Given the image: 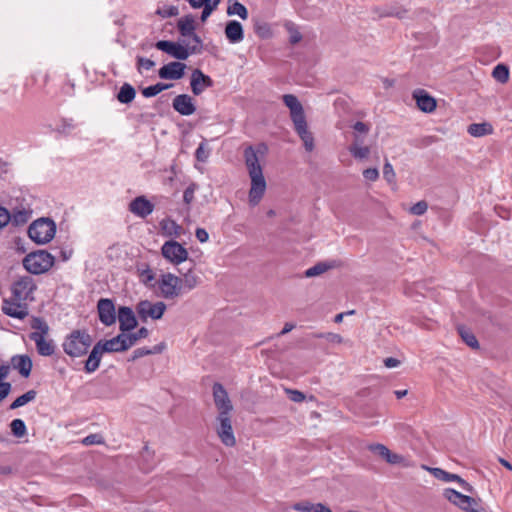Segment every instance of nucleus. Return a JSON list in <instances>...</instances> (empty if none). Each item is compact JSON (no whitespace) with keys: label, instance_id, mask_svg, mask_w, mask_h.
<instances>
[{"label":"nucleus","instance_id":"1","mask_svg":"<svg viewBox=\"0 0 512 512\" xmlns=\"http://www.w3.org/2000/svg\"><path fill=\"white\" fill-rule=\"evenodd\" d=\"M245 165L251 179L249 190V204L256 206L259 204L266 191V180L263 175L262 167L259 163L257 152L252 146L244 150Z\"/></svg>","mask_w":512,"mask_h":512},{"label":"nucleus","instance_id":"2","mask_svg":"<svg viewBox=\"0 0 512 512\" xmlns=\"http://www.w3.org/2000/svg\"><path fill=\"white\" fill-rule=\"evenodd\" d=\"M54 256L46 250H38L27 254L23 259L24 268L35 275L43 274L54 265Z\"/></svg>","mask_w":512,"mask_h":512},{"label":"nucleus","instance_id":"3","mask_svg":"<svg viewBox=\"0 0 512 512\" xmlns=\"http://www.w3.org/2000/svg\"><path fill=\"white\" fill-rule=\"evenodd\" d=\"M56 233V224L49 218H39L30 224L28 235L36 244L43 245L50 242Z\"/></svg>","mask_w":512,"mask_h":512},{"label":"nucleus","instance_id":"4","mask_svg":"<svg viewBox=\"0 0 512 512\" xmlns=\"http://www.w3.org/2000/svg\"><path fill=\"white\" fill-rule=\"evenodd\" d=\"M91 343V336L87 332L75 330L64 341L63 349L71 357H80L86 354Z\"/></svg>","mask_w":512,"mask_h":512},{"label":"nucleus","instance_id":"5","mask_svg":"<svg viewBox=\"0 0 512 512\" xmlns=\"http://www.w3.org/2000/svg\"><path fill=\"white\" fill-rule=\"evenodd\" d=\"M149 330L146 327H141L135 333L121 332L117 336L106 340L112 352H124L134 346L140 339L147 338Z\"/></svg>","mask_w":512,"mask_h":512},{"label":"nucleus","instance_id":"6","mask_svg":"<svg viewBox=\"0 0 512 512\" xmlns=\"http://www.w3.org/2000/svg\"><path fill=\"white\" fill-rule=\"evenodd\" d=\"M216 433L221 442L227 447H233L236 444L234 436L231 414L218 413L216 417Z\"/></svg>","mask_w":512,"mask_h":512},{"label":"nucleus","instance_id":"7","mask_svg":"<svg viewBox=\"0 0 512 512\" xmlns=\"http://www.w3.org/2000/svg\"><path fill=\"white\" fill-rule=\"evenodd\" d=\"M158 287L165 299H175L182 294V280L172 273L163 274L158 281Z\"/></svg>","mask_w":512,"mask_h":512},{"label":"nucleus","instance_id":"8","mask_svg":"<svg viewBox=\"0 0 512 512\" xmlns=\"http://www.w3.org/2000/svg\"><path fill=\"white\" fill-rule=\"evenodd\" d=\"M182 42L183 43H175L162 40L156 43V47L178 60H185L196 50V48L187 43L186 40H182Z\"/></svg>","mask_w":512,"mask_h":512},{"label":"nucleus","instance_id":"9","mask_svg":"<svg viewBox=\"0 0 512 512\" xmlns=\"http://www.w3.org/2000/svg\"><path fill=\"white\" fill-rule=\"evenodd\" d=\"M165 310L166 304L161 301L152 303L148 300H142L136 305V312L142 322H146L148 318L161 319Z\"/></svg>","mask_w":512,"mask_h":512},{"label":"nucleus","instance_id":"10","mask_svg":"<svg viewBox=\"0 0 512 512\" xmlns=\"http://www.w3.org/2000/svg\"><path fill=\"white\" fill-rule=\"evenodd\" d=\"M162 256L170 263L178 265L188 259V251L175 240L166 241L161 248Z\"/></svg>","mask_w":512,"mask_h":512},{"label":"nucleus","instance_id":"11","mask_svg":"<svg viewBox=\"0 0 512 512\" xmlns=\"http://www.w3.org/2000/svg\"><path fill=\"white\" fill-rule=\"evenodd\" d=\"M36 289V285L30 276H24L16 280L11 287L12 297L15 300L27 301L32 299L31 295Z\"/></svg>","mask_w":512,"mask_h":512},{"label":"nucleus","instance_id":"12","mask_svg":"<svg viewBox=\"0 0 512 512\" xmlns=\"http://www.w3.org/2000/svg\"><path fill=\"white\" fill-rule=\"evenodd\" d=\"M1 310L5 315L19 320H23L29 315L27 303L23 300H15L14 297L3 299Z\"/></svg>","mask_w":512,"mask_h":512},{"label":"nucleus","instance_id":"13","mask_svg":"<svg viewBox=\"0 0 512 512\" xmlns=\"http://www.w3.org/2000/svg\"><path fill=\"white\" fill-rule=\"evenodd\" d=\"M181 36L187 43L197 48L200 43L198 36L195 34V20L192 15H186L179 19L177 24Z\"/></svg>","mask_w":512,"mask_h":512},{"label":"nucleus","instance_id":"14","mask_svg":"<svg viewBox=\"0 0 512 512\" xmlns=\"http://www.w3.org/2000/svg\"><path fill=\"white\" fill-rule=\"evenodd\" d=\"M103 353H112L111 348H109L106 340H101L94 345L88 359L85 362L86 372L92 373L99 368Z\"/></svg>","mask_w":512,"mask_h":512},{"label":"nucleus","instance_id":"15","mask_svg":"<svg viewBox=\"0 0 512 512\" xmlns=\"http://www.w3.org/2000/svg\"><path fill=\"white\" fill-rule=\"evenodd\" d=\"M97 311L100 322L105 326H111L116 322V309L114 302L109 298H101L97 303Z\"/></svg>","mask_w":512,"mask_h":512},{"label":"nucleus","instance_id":"16","mask_svg":"<svg viewBox=\"0 0 512 512\" xmlns=\"http://www.w3.org/2000/svg\"><path fill=\"white\" fill-rule=\"evenodd\" d=\"M213 399L218 413L231 414L233 411L232 402L228 396V393L221 383H214L213 385Z\"/></svg>","mask_w":512,"mask_h":512},{"label":"nucleus","instance_id":"17","mask_svg":"<svg viewBox=\"0 0 512 512\" xmlns=\"http://www.w3.org/2000/svg\"><path fill=\"white\" fill-rule=\"evenodd\" d=\"M117 319L119 321V329L121 332H130L138 325L134 311L128 306H120L118 308L116 320Z\"/></svg>","mask_w":512,"mask_h":512},{"label":"nucleus","instance_id":"18","mask_svg":"<svg viewBox=\"0 0 512 512\" xmlns=\"http://www.w3.org/2000/svg\"><path fill=\"white\" fill-rule=\"evenodd\" d=\"M412 98L415 100L417 108L422 112L431 113L437 107L436 99L424 89H415L412 92Z\"/></svg>","mask_w":512,"mask_h":512},{"label":"nucleus","instance_id":"19","mask_svg":"<svg viewBox=\"0 0 512 512\" xmlns=\"http://www.w3.org/2000/svg\"><path fill=\"white\" fill-rule=\"evenodd\" d=\"M175 111L183 116H190L196 111L193 99L188 94L177 95L172 102Z\"/></svg>","mask_w":512,"mask_h":512},{"label":"nucleus","instance_id":"20","mask_svg":"<svg viewBox=\"0 0 512 512\" xmlns=\"http://www.w3.org/2000/svg\"><path fill=\"white\" fill-rule=\"evenodd\" d=\"M191 89L194 95H200L206 88L213 85L212 79L203 74L201 70L195 69L191 75Z\"/></svg>","mask_w":512,"mask_h":512},{"label":"nucleus","instance_id":"21","mask_svg":"<svg viewBox=\"0 0 512 512\" xmlns=\"http://www.w3.org/2000/svg\"><path fill=\"white\" fill-rule=\"evenodd\" d=\"M129 210L133 214L145 218L153 212L154 205L144 196H138L130 202Z\"/></svg>","mask_w":512,"mask_h":512},{"label":"nucleus","instance_id":"22","mask_svg":"<svg viewBox=\"0 0 512 512\" xmlns=\"http://www.w3.org/2000/svg\"><path fill=\"white\" fill-rule=\"evenodd\" d=\"M191 8L201 9V21L205 22L210 15L217 9L221 0H186Z\"/></svg>","mask_w":512,"mask_h":512},{"label":"nucleus","instance_id":"23","mask_svg":"<svg viewBox=\"0 0 512 512\" xmlns=\"http://www.w3.org/2000/svg\"><path fill=\"white\" fill-rule=\"evenodd\" d=\"M282 98L284 104L290 109V115L293 123L306 118L303 107L296 96L292 94H285Z\"/></svg>","mask_w":512,"mask_h":512},{"label":"nucleus","instance_id":"24","mask_svg":"<svg viewBox=\"0 0 512 512\" xmlns=\"http://www.w3.org/2000/svg\"><path fill=\"white\" fill-rule=\"evenodd\" d=\"M443 495L449 502H451L452 504L456 505L457 507L464 511L466 508L469 507L471 503H474L473 497L463 495L460 492L451 488L445 489Z\"/></svg>","mask_w":512,"mask_h":512},{"label":"nucleus","instance_id":"25","mask_svg":"<svg viewBox=\"0 0 512 512\" xmlns=\"http://www.w3.org/2000/svg\"><path fill=\"white\" fill-rule=\"evenodd\" d=\"M293 124L296 133L303 141L306 151L311 152L314 149V137L312 133L308 130L306 118L300 121L298 120V122H295Z\"/></svg>","mask_w":512,"mask_h":512},{"label":"nucleus","instance_id":"26","mask_svg":"<svg viewBox=\"0 0 512 512\" xmlns=\"http://www.w3.org/2000/svg\"><path fill=\"white\" fill-rule=\"evenodd\" d=\"M431 472L439 480H442L444 482L455 481V482H458L459 485L462 487V489H464L465 491L470 492V493L473 491L472 485H470L467 481L462 479L457 474L449 473L441 468H433V469H431Z\"/></svg>","mask_w":512,"mask_h":512},{"label":"nucleus","instance_id":"27","mask_svg":"<svg viewBox=\"0 0 512 512\" xmlns=\"http://www.w3.org/2000/svg\"><path fill=\"white\" fill-rule=\"evenodd\" d=\"M11 364L13 369L17 370L22 377L28 378L30 376L33 364L28 355L13 356Z\"/></svg>","mask_w":512,"mask_h":512},{"label":"nucleus","instance_id":"28","mask_svg":"<svg viewBox=\"0 0 512 512\" xmlns=\"http://www.w3.org/2000/svg\"><path fill=\"white\" fill-rule=\"evenodd\" d=\"M29 338L35 342L37 352L41 356H51L55 351V346L52 340H47L38 334H30Z\"/></svg>","mask_w":512,"mask_h":512},{"label":"nucleus","instance_id":"29","mask_svg":"<svg viewBox=\"0 0 512 512\" xmlns=\"http://www.w3.org/2000/svg\"><path fill=\"white\" fill-rule=\"evenodd\" d=\"M225 36L230 43H239L244 38L243 27L240 22L232 20L226 24Z\"/></svg>","mask_w":512,"mask_h":512},{"label":"nucleus","instance_id":"30","mask_svg":"<svg viewBox=\"0 0 512 512\" xmlns=\"http://www.w3.org/2000/svg\"><path fill=\"white\" fill-rule=\"evenodd\" d=\"M187 66H161L158 75L161 79L178 80L184 76Z\"/></svg>","mask_w":512,"mask_h":512},{"label":"nucleus","instance_id":"31","mask_svg":"<svg viewBox=\"0 0 512 512\" xmlns=\"http://www.w3.org/2000/svg\"><path fill=\"white\" fill-rule=\"evenodd\" d=\"M467 131L473 137H482L485 135L492 134L493 127L488 122L473 123L468 126Z\"/></svg>","mask_w":512,"mask_h":512},{"label":"nucleus","instance_id":"32","mask_svg":"<svg viewBox=\"0 0 512 512\" xmlns=\"http://www.w3.org/2000/svg\"><path fill=\"white\" fill-rule=\"evenodd\" d=\"M135 96L136 91L133 86L124 83L117 94V99L122 104H129L134 100Z\"/></svg>","mask_w":512,"mask_h":512},{"label":"nucleus","instance_id":"33","mask_svg":"<svg viewBox=\"0 0 512 512\" xmlns=\"http://www.w3.org/2000/svg\"><path fill=\"white\" fill-rule=\"evenodd\" d=\"M163 349H164V344H162V343L155 345L152 349H148L145 347L137 348L133 351L132 356L129 359V361H135V360L142 358L144 356H147V355L159 354L163 351Z\"/></svg>","mask_w":512,"mask_h":512},{"label":"nucleus","instance_id":"34","mask_svg":"<svg viewBox=\"0 0 512 512\" xmlns=\"http://www.w3.org/2000/svg\"><path fill=\"white\" fill-rule=\"evenodd\" d=\"M334 267H335V265L332 263L319 262V263L315 264L314 266L310 267L309 269H307L305 271V276L308 278L319 276Z\"/></svg>","mask_w":512,"mask_h":512},{"label":"nucleus","instance_id":"35","mask_svg":"<svg viewBox=\"0 0 512 512\" xmlns=\"http://www.w3.org/2000/svg\"><path fill=\"white\" fill-rule=\"evenodd\" d=\"M30 325L31 328L35 330L31 334H38L41 335L42 337H45L49 332V326L43 318L35 316L32 317Z\"/></svg>","mask_w":512,"mask_h":512},{"label":"nucleus","instance_id":"36","mask_svg":"<svg viewBox=\"0 0 512 512\" xmlns=\"http://www.w3.org/2000/svg\"><path fill=\"white\" fill-rule=\"evenodd\" d=\"M182 280V290L186 289L188 291L194 289L199 283V277L192 272V268H189L186 273L183 274Z\"/></svg>","mask_w":512,"mask_h":512},{"label":"nucleus","instance_id":"37","mask_svg":"<svg viewBox=\"0 0 512 512\" xmlns=\"http://www.w3.org/2000/svg\"><path fill=\"white\" fill-rule=\"evenodd\" d=\"M227 14L238 15L241 19L246 20L248 18L247 8L237 0H234L227 8Z\"/></svg>","mask_w":512,"mask_h":512},{"label":"nucleus","instance_id":"38","mask_svg":"<svg viewBox=\"0 0 512 512\" xmlns=\"http://www.w3.org/2000/svg\"><path fill=\"white\" fill-rule=\"evenodd\" d=\"M459 335L461 336L462 340L472 349H478L479 343L476 339L475 335L468 330L467 328L461 326L458 328Z\"/></svg>","mask_w":512,"mask_h":512},{"label":"nucleus","instance_id":"39","mask_svg":"<svg viewBox=\"0 0 512 512\" xmlns=\"http://www.w3.org/2000/svg\"><path fill=\"white\" fill-rule=\"evenodd\" d=\"M36 391L35 390H29L23 395L17 397L10 405V409H17L19 407H22L26 405L27 403L33 401L36 398Z\"/></svg>","mask_w":512,"mask_h":512},{"label":"nucleus","instance_id":"40","mask_svg":"<svg viewBox=\"0 0 512 512\" xmlns=\"http://www.w3.org/2000/svg\"><path fill=\"white\" fill-rule=\"evenodd\" d=\"M172 86H173L172 84H166V83L159 82L155 85H151V86L144 88L142 90V94L146 98L154 97L157 94H159L160 92L171 88Z\"/></svg>","mask_w":512,"mask_h":512},{"label":"nucleus","instance_id":"41","mask_svg":"<svg viewBox=\"0 0 512 512\" xmlns=\"http://www.w3.org/2000/svg\"><path fill=\"white\" fill-rule=\"evenodd\" d=\"M9 426L11 433L17 438H22L27 434L26 424L22 419L12 420Z\"/></svg>","mask_w":512,"mask_h":512},{"label":"nucleus","instance_id":"42","mask_svg":"<svg viewBox=\"0 0 512 512\" xmlns=\"http://www.w3.org/2000/svg\"><path fill=\"white\" fill-rule=\"evenodd\" d=\"M160 225L162 230L168 235L179 236L182 231V227L178 225L174 220H163L161 221Z\"/></svg>","mask_w":512,"mask_h":512},{"label":"nucleus","instance_id":"43","mask_svg":"<svg viewBox=\"0 0 512 512\" xmlns=\"http://www.w3.org/2000/svg\"><path fill=\"white\" fill-rule=\"evenodd\" d=\"M30 219V213L25 209L15 210L11 214L10 222L15 226L24 225Z\"/></svg>","mask_w":512,"mask_h":512},{"label":"nucleus","instance_id":"44","mask_svg":"<svg viewBox=\"0 0 512 512\" xmlns=\"http://www.w3.org/2000/svg\"><path fill=\"white\" fill-rule=\"evenodd\" d=\"M348 150L355 159L359 160L366 159L370 155V147L368 146H349Z\"/></svg>","mask_w":512,"mask_h":512},{"label":"nucleus","instance_id":"45","mask_svg":"<svg viewBox=\"0 0 512 512\" xmlns=\"http://www.w3.org/2000/svg\"><path fill=\"white\" fill-rule=\"evenodd\" d=\"M492 76L500 83H506L509 79L508 66H495Z\"/></svg>","mask_w":512,"mask_h":512},{"label":"nucleus","instance_id":"46","mask_svg":"<svg viewBox=\"0 0 512 512\" xmlns=\"http://www.w3.org/2000/svg\"><path fill=\"white\" fill-rule=\"evenodd\" d=\"M156 14L161 16L162 18H169L177 16L179 14V9L174 5L164 6L162 8H158L156 10Z\"/></svg>","mask_w":512,"mask_h":512},{"label":"nucleus","instance_id":"47","mask_svg":"<svg viewBox=\"0 0 512 512\" xmlns=\"http://www.w3.org/2000/svg\"><path fill=\"white\" fill-rule=\"evenodd\" d=\"M75 128L72 120L63 119L61 123L57 126L56 132L62 135H69L71 131Z\"/></svg>","mask_w":512,"mask_h":512},{"label":"nucleus","instance_id":"48","mask_svg":"<svg viewBox=\"0 0 512 512\" xmlns=\"http://www.w3.org/2000/svg\"><path fill=\"white\" fill-rule=\"evenodd\" d=\"M198 189V185L196 183H191L183 193V201L185 204L189 205L194 200V193Z\"/></svg>","mask_w":512,"mask_h":512},{"label":"nucleus","instance_id":"49","mask_svg":"<svg viewBox=\"0 0 512 512\" xmlns=\"http://www.w3.org/2000/svg\"><path fill=\"white\" fill-rule=\"evenodd\" d=\"M428 209V204L426 201L424 200H421L419 202H417L416 204H414L410 209V213L413 214V215H417V216H420V215H423Z\"/></svg>","mask_w":512,"mask_h":512},{"label":"nucleus","instance_id":"50","mask_svg":"<svg viewBox=\"0 0 512 512\" xmlns=\"http://www.w3.org/2000/svg\"><path fill=\"white\" fill-rule=\"evenodd\" d=\"M286 393L289 399L293 402L300 403L305 400L304 393L299 390L286 389Z\"/></svg>","mask_w":512,"mask_h":512},{"label":"nucleus","instance_id":"51","mask_svg":"<svg viewBox=\"0 0 512 512\" xmlns=\"http://www.w3.org/2000/svg\"><path fill=\"white\" fill-rule=\"evenodd\" d=\"M293 508L296 511H301V512H315L316 504H313L310 502H300V503H296Z\"/></svg>","mask_w":512,"mask_h":512},{"label":"nucleus","instance_id":"52","mask_svg":"<svg viewBox=\"0 0 512 512\" xmlns=\"http://www.w3.org/2000/svg\"><path fill=\"white\" fill-rule=\"evenodd\" d=\"M255 32L262 38H268L271 34L270 27L266 23H257L255 25Z\"/></svg>","mask_w":512,"mask_h":512},{"label":"nucleus","instance_id":"53","mask_svg":"<svg viewBox=\"0 0 512 512\" xmlns=\"http://www.w3.org/2000/svg\"><path fill=\"white\" fill-rule=\"evenodd\" d=\"M82 443L86 446L95 445V444H102L103 443V437L99 434H90L86 436Z\"/></svg>","mask_w":512,"mask_h":512},{"label":"nucleus","instance_id":"54","mask_svg":"<svg viewBox=\"0 0 512 512\" xmlns=\"http://www.w3.org/2000/svg\"><path fill=\"white\" fill-rule=\"evenodd\" d=\"M369 450L373 453L378 454L379 456H381L384 459H386V455L389 451V449L385 445L379 444V443L371 444L369 446Z\"/></svg>","mask_w":512,"mask_h":512},{"label":"nucleus","instance_id":"55","mask_svg":"<svg viewBox=\"0 0 512 512\" xmlns=\"http://www.w3.org/2000/svg\"><path fill=\"white\" fill-rule=\"evenodd\" d=\"M389 464H404L405 458L397 453H393L390 450L388 451L385 459Z\"/></svg>","mask_w":512,"mask_h":512},{"label":"nucleus","instance_id":"56","mask_svg":"<svg viewBox=\"0 0 512 512\" xmlns=\"http://www.w3.org/2000/svg\"><path fill=\"white\" fill-rule=\"evenodd\" d=\"M383 176L388 182H393L395 179V172L392 165L386 161L383 167Z\"/></svg>","mask_w":512,"mask_h":512},{"label":"nucleus","instance_id":"57","mask_svg":"<svg viewBox=\"0 0 512 512\" xmlns=\"http://www.w3.org/2000/svg\"><path fill=\"white\" fill-rule=\"evenodd\" d=\"M209 152L205 148V144L201 143L195 152V157L200 162H205L208 159Z\"/></svg>","mask_w":512,"mask_h":512},{"label":"nucleus","instance_id":"58","mask_svg":"<svg viewBox=\"0 0 512 512\" xmlns=\"http://www.w3.org/2000/svg\"><path fill=\"white\" fill-rule=\"evenodd\" d=\"M353 129L355 131V134L366 135L370 130V126L362 121H357L353 125Z\"/></svg>","mask_w":512,"mask_h":512},{"label":"nucleus","instance_id":"59","mask_svg":"<svg viewBox=\"0 0 512 512\" xmlns=\"http://www.w3.org/2000/svg\"><path fill=\"white\" fill-rule=\"evenodd\" d=\"M10 220V212L6 208L0 206V229L5 227L10 222Z\"/></svg>","mask_w":512,"mask_h":512},{"label":"nucleus","instance_id":"60","mask_svg":"<svg viewBox=\"0 0 512 512\" xmlns=\"http://www.w3.org/2000/svg\"><path fill=\"white\" fill-rule=\"evenodd\" d=\"M363 177L369 181H376L379 177L377 168H367L363 171Z\"/></svg>","mask_w":512,"mask_h":512},{"label":"nucleus","instance_id":"61","mask_svg":"<svg viewBox=\"0 0 512 512\" xmlns=\"http://www.w3.org/2000/svg\"><path fill=\"white\" fill-rule=\"evenodd\" d=\"M466 512H487L486 508L481 504L480 500L474 498V503H471Z\"/></svg>","mask_w":512,"mask_h":512},{"label":"nucleus","instance_id":"62","mask_svg":"<svg viewBox=\"0 0 512 512\" xmlns=\"http://www.w3.org/2000/svg\"><path fill=\"white\" fill-rule=\"evenodd\" d=\"M11 384L9 382H0V403L9 395Z\"/></svg>","mask_w":512,"mask_h":512},{"label":"nucleus","instance_id":"63","mask_svg":"<svg viewBox=\"0 0 512 512\" xmlns=\"http://www.w3.org/2000/svg\"><path fill=\"white\" fill-rule=\"evenodd\" d=\"M196 238L201 242L205 243L209 239V234L204 228H197L195 232Z\"/></svg>","mask_w":512,"mask_h":512},{"label":"nucleus","instance_id":"64","mask_svg":"<svg viewBox=\"0 0 512 512\" xmlns=\"http://www.w3.org/2000/svg\"><path fill=\"white\" fill-rule=\"evenodd\" d=\"M384 364L387 368H394L400 365V361L393 357H388L384 360Z\"/></svg>","mask_w":512,"mask_h":512}]
</instances>
